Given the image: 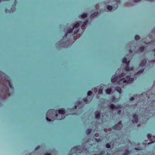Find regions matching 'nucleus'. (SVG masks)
I'll use <instances>...</instances> for the list:
<instances>
[{"instance_id": "f257e3e1", "label": "nucleus", "mask_w": 155, "mask_h": 155, "mask_svg": "<svg viewBox=\"0 0 155 155\" xmlns=\"http://www.w3.org/2000/svg\"><path fill=\"white\" fill-rule=\"evenodd\" d=\"M54 109H51L48 110L46 114V118L47 121H51V119H48V117L51 118L52 116L54 114Z\"/></svg>"}, {"instance_id": "f03ea898", "label": "nucleus", "mask_w": 155, "mask_h": 155, "mask_svg": "<svg viewBox=\"0 0 155 155\" xmlns=\"http://www.w3.org/2000/svg\"><path fill=\"white\" fill-rule=\"evenodd\" d=\"M122 127V124L120 123H118L114 126L113 127V129L117 130H121Z\"/></svg>"}, {"instance_id": "7ed1b4c3", "label": "nucleus", "mask_w": 155, "mask_h": 155, "mask_svg": "<svg viewBox=\"0 0 155 155\" xmlns=\"http://www.w3.org/2000/svg\"><path fill=\"white\" fill-rule=\"evenodd\" d=\"M133 117L134 120V121L132 120L133 123L137 124L138 121V115L136 114H134L133 116Z\"/></svg>"}, {"instance_id": "20e7f679", "label": "nucleus", "mask_w": 155, "mask_h": 155, "mask_svg": "<svg viewBox=\"0 0 155 155\" xmlns=\"http://www.w3.org/2000/svg\"><path fill=\"white\" fill-rule=\"evenodd\" d=\"M125 70L126 71H133L134 68L133 67H131V68H130L129 67V65H126V66L125 67Z\"/></svg>"}, {"instance_id": "39448f33", "label": "nucleus", "mask_w": 155, "mask_h": 155, "mask_svg": "<svg viewBox=\"0 0 155 155\" xmlns=\"http://www.w3.org/2000/svg\"><path fill=\"white\" fill-rule=\"evenodd\" d=\"M147 61V59H146L142 60L140 64V66L142 67L146 65Z\"/></svg>"}, {"instance_id": "423d86ee", "label": "nucleus", "mask_w": 155, "mask_h": 155, "mask_svg": "<svg viewBox=\"0 0 155 155\" xmlns=\"http://www.w3.org/2000/svg\"><path fill=\"white\" fill-rule=\"evenodd\" d=\"M110 108H111L112 109L118 108L120 109L121 108L120 105H119L118 106L116 107L115 106H114V105L112 104H111L110 105Z\"/></svg>"}, {"instance_id": "0eeeda50", "label": "nucleus", "mask_w": 155, "mask_h": 155, "mask_svg": "<svg viewBox=\"0 0 155 155\" xmlns=\"http://www.w3.org/2000/svg\"><path fill=\"white\" fill-rule=\"evenodd\" d=\"M5 89L4 87H2L1 88L0 91V94L2 96H4L5 94Z\"/></svg>"}, {"instance_id": "6e6552de", "label": "nucleus", "mask_w": 155, "mask_h": 155, "mask_svg": "<svg viewBox=\"0 0 155 155\" xmlns=\"http://www.w3.org/2000/svg\"><path fill=\"white\" fill-rule=\"evenodd\" d=\"M122 62L127 65H129L130 62V61H127V59L126 58H124L123 59Z\"/></svg>"}, {"instance_id": "1a4fd4ad", "label": "nucleus", "mask_w": 155, "mask_h": 155, "mask_svg": "<svg viewBox=\"0 0 155 155\" xmlns=\"http://www.w3.org/2000/svg\"><path fill=\"white\" fill-rule=\"evenodd\" d=\"M99 13L97 12H95L91 14L90 16V18H93L96 16Z\"/></svg>"}, {"instance_id": "9d476101", "label": "nucleus", "mask_w": 155, "mask_h": 155, "mask_svg": "<svg viewBox=\"0 0 155 155\" xmlns=\"http://www.w3.org/2000/svg\"><path fill=\"white\" fill-rule=\"evenodd\" d=\"M115 90L118 91L119 93H121L122 92V90L121 88L119 86L116 87H115Z\"/></svg>"}, {"instance_id": "9b49d317", "label": "nucleus", "mask_w": 155, "mask_h": 155, "mask_svg": "<svg viewBox=\"0 0 155 155\" xmlns=\"http://www.w3.org/2000/svg\"><path fill=\"white\" fill-rule=\"evenodd\" d=\"M74 29V28H70L68 31H67V33L65 34V37H66L67 36V34H68V33H71V32L72 31H73V29Z\"/></svg>"}, {"instance_id": "f8f14e48", "label": "nucleus", "mask_w": 155, "mask_h": 155, "mask_svg": "<svg viewBox=\"0 0 155 155\" xmlns=\"http://www.w3.org/2000/svg\"><path fill=\"white\" fill-rule=\"evenodd\" d=\"M125 79V78H124L122 79H121L120 81H118L117 82V83L118 84H120V82L121 81H122L123 80V83H127V80H124Z\"/></svg>"}, {"instance_id": "ddd939ff", "label": "nucleus", "mask_w": 155, "mask_h": 155, "mask_svg": "<svg viewBox=\"0 0 155 155\" xmlns=\"http://www.w3.org/2000/svg\"><path fill=\"white\" fill-rule=\"evenodd\" d=\"M58 112L60 114H65V109L63 108L62 109H60L58 110Z\"/></svg>"}, {"instance_id": "4468645a", "label": "nucleus", "mask_w": 155, "mask_h": 155, "mask_svg": "<svg viewBox=\"0 0 155 155\" xmlns=\"http://www.w3.org/2000/svg\"><path fill=\"white\" fill-rule=\"evenodd\" d=\"M118 80V78L117 77H114L111 79V81L112 83L116 82Z\"/></svg>"}, {"instance_id": "2eb2a0df", "label": "nucleus", "mask_w": 155, "mask_h": 155, "mask_svg": "<svg viewBox=\"0 0 155 155\" xmlns=\"http://www.w3.org/2000/svg\"><path fill=\"white\" fill-rule=\"evenodd\" d=\"M134 81V79L132 78H129V80L127 81V84H131L133 81Z\"/></svg>"}, {"instance_id": "dca6fc26", "label": "nucleus", "mask_w": 155, "mask_h": 155, "mask_svg": "<svg viewBox=\"0 0 155 155\" xmlns=\"http://www.w3.org/2000/svg\"><path fill=\"white\" fill-rule=\"evenodd\" d=\"M92 130L91 128L87 129L86 131V133L87 135H89L91 132Z\"/></svg>"}, {"instance_id": "f3484780", "label": "nucleus", "mask_w": 155, "mask_h": 155, "mask_svg": "<svg viewBox=\"0 0 155 155\" xmlns=\"http://www.w3.org/2000/svg\"><path fill=\"white\" fill-rule=\"evenodd\" d=\"M106 91L107 93L108 94H110L112 91V89L111 88H108L106 90Z\"/></svg>"}, {"instance_id": "a211bd4d", "label": "nucleus", "mask_w": 155, "mask_h": 155, "mask_svg": "<svg viewBox=\"0 0 155 155\" xmlns=\"http://www.w3.org/2000/svg\"><path fill=\"white\" fill-rule=\"evenodd\" d=\"M88 21L87 19L83 23V25H82V27H85L88 23Z\"/></svg>"}, {"instance_id": "6ab92c4d", "label": "nucleus", "mask_w": 155, "mask_h": 155, "mask_svg": "<svg viewBox=\"0 0 155 155\" xmlns=\"http://www.w3.org/2000/svg\"><path fill=\"white\" fill-rule=\"evenodd\" d=\"M139 50L141 52H143L145 50V47L144 46H141L139 48Z\"/></svg>"}, {"instance_id": "aec40b11", "label": "nucleus", "mask_w": 155, "mask_h": 155, "mask_svg": "<svg viewBox=\"0 0 155 155\" xmlns=\"http://www.w3.org/2000/svg\"><path fill=\"white\" fill-rule=\"evenodd\" d=\"M140 38V37L138 35H136L135 36V39L136 41L139 40Z\"/></svg>"}, {"instance_id": "412c9836", "label": "nucleus", "mask_w": 155, "mask_h": 155, "mask_svg": "<svg viewBox=\"0 0 155 155\" xmlns=\"http://www.w3.org/2000/svg\"><path fill=\"white\" fill-rule=\"evenodd\" d=\"M125 76V74L123 73H122L120 74L118 77L120 78H123Z\"/></svg>"}, {"instance_id": "4be33fe9", "label": "nucleus", "mask_w": 155, "mask_h": 155, "mask_svg": "<svg viewBox=\"0 0 155 155\" xmlns=\"http://www.w3.org/2000/svg\"><path fill=\"white\" fill-rule=\"evenodd\" d=\"M79 23H76L75 24V25H74V26L73 28H75L77 29L79 27Z\"/></svg>"}, {"instance_id": "5701e85b", "label": "nucleus", "mask_w": 155, "mask_h": 155, "mask_svg": "<svg viewBox=\"0 0 155 155\" xmlns=\"http://www.w3.org/2000/svg\"><path fill=\"white\" fill-rule=\"evenodd\" d=\"M100 113H98L95 115V118L97 119H99L100 117Z\"/></svg>"}, {"instance_id": "b1692460", "label": "nucleus", "mask_w": 155, "mask_h": 155, "mask_svg": "<svg viewBox=\"0 0 155 155\" xmlns=\"http://www.w3.org/2000/svg\"><path fill=\"white\" fill-rule=\"evenodd\" d=\"M107 9L109 10H111L112 9V7L111 5H108L107 6Z\"/></svg>"}, {"instance_id": "393cba45", "label": "nucleus", "mask_w": 155, "mask_h": 155, "mask_svg": "<svg viewBox=\"0 0 155 155\" xmlns=\"http://www.w3.org/2000/svg\"><path fill=\"white\" fill-rule=\"evenodd\" d=\"M87 14L84 13L81 15V17L83 18H85L87 17Z\"/></svg>"}, {"instance_id": "a878e982", "label": "nucleus", "mask_w": 155, "mask_h": 155, "mask_svg": "<svg viewBox=\"0 0 155 155\" xmlns=\"http://www.w3.org/2000/svg\"><path fill=\"white\" fill-rule=\"evenodd\" d=\"M8 84H9V87L11 88H12V89H13V87H12V85L11 83V82H10V80H8Z\"/></svg>"}, {"instance_id": "bb28decb", "label": "nucleus", "mask_w": 155, "mask_h": 155, "mask_svg": "<svg viewBox=\"0 0 155 155\" xmlns=\"http://www.w3.org/2000/svg\"><path fill=\"white\" fill-rule=\"evenodd\" d=\"M79 29L78 28H77L75 29L74 31V35H76L79 31Z\"/></svg>"}, {"instance_id": "cd10ccee", "label": "nucleus", "mask_w": 155, "mask_h": 155, "mask_svg": "<svg viewBox=\"0 0 155 155\" xmlns=\"http://www.w3.org/2000/svg\"><path fill=\"white\" fill-rule=\"evenodd\" d=\"M144 69L143 70H141L140 71H139L137 73V74H140L141 73H142L143 72Z\"/></svg>"}, {"instance_id": "c85d7f7f", "label": "nucleus", "mask_w": 155, "mask_h": 155, "mask_svg": "<svg viewBox=\"0 0 155 155\" xmlns=\"http://www.w3.org/2000/svg\"><path fill=\"white\" fill-rule=\"evenodd\" d=\"M129 151L126 150L125 152L123 153V155H127L129 154Z\"/></svg>"}, {"instance_id": "c756f323", "label": "nucleus", "mask_w": 155, "mask_h": 155, "mask_svg": "<svg viewBox=\"0 0 155 155\" xmlns=\"http://www.w3.org/2000/svg\"><path fill=\"white\" fill-rule=\"evenodd\" d=\"M92 94V92L91 91H89L87 93V95L88 96H90Z\"/></svg>"}, {"instance_id": "7c9ffc66", "label": "nucleus", "mask_w": 155, "mask_h": 155, "mask_svg": "<svg viewBox=\"0 0 155 155\" xmlns=\"http://www.w3.org/2000/svg\"><path fill=\"white\" fill-rule=\"evenodd\" d=\"M106 147L108 148H109L110 147V145L109 143H107L106 145Z\"/></svg>"}, {"instance_id": "2f4dec72", "label": "nucleus", "mask_w": 155, "mask_h": 155, "mask_svg": "<svg viewBox=\"0 0 155 155\" xmlns=\"http://www.w3.org/2000/svg\"><path fill=\"white\" fill-rule=\"evenodd\" d=\"M147 137L148 138H150L152 137V135L150 134H147Z\"/></svg>"}, {"instance_id": "473e14b6", "label": "nucleus", "mask_w": 155, "mask_h": 155, "mask_svg": "<svg viewBox=\"0 0 155 155\" xmlns=\"http://www.w3.org/2000/svg\"><path fill=\"white\" fill-rule=\"evenodd\" d=\"M83 101L85 102H87V98H84L83 99Z\"/></svg>"}, {"instance_id": "72a5a7b5", "label": "nucleus", "mask_w": 155, "mask_h": 155, "mask_svg": "<svg viewBox=\"0 0 155 155\" xmlns=\"http://www.w3.org/2000/svg\"><path fill=\"white\" fill-rule=\"evenodd\" d=\"M141 0H134V1L135 2H140Z\"/></svg>"}, {"instance_id": "f704fd0d", "label": "nucleus", "mask_w": 155, "mask_h": 155, "mask_svg": "<svg viewBox=\"0 0 155 155\" xmlns=\"http://www.w3.org/2000/svg\"><path fill=\"white\" fill-rule=\"evenodd\" d=\"M134 99V97H132L130 98V100L131 101H133Z\"/></svg>"}, {"instance_id": "c9c22d12", "label": "nucleus", "mask_w": 155, "mask_h": 155, "mask_svg": "<svg viewBox=\"0 0 155 155\" xmlns=\"http://www.w3.org/2000/svg\"><path fill=\"white\" fill-rule=\"evenodd\" d=\"M121 111L120 110H119L117 111V113L119 114H120L121 113Z\"/></svg>"}, {"instance_id": "e433bc0d", "label": "nucleus", "mask_w": 155, "mask_h": 155, "mask_svg": "<svg viewBox=\"0 0 155 155\" xmlns=\"http://www.w3.org/2000/svg\"><path fill=\"white\" fill-rule=\"evenodd\" d=\"M45 155H51V154L50 153H47L45 154Z\"/></svg>"}, {"instance_id": "4c0bfd02", "label": "nucleus", "mask_w": 155, "mask_h": 155, "mask_svg": "<svg viewBox=\"0 0 155 155\" xmlns=\"http://www.w3.org/2000/svg\"><path fill=\"white\" fill-rule=\"evenodd\" d=\"M102 89H99V93H102Z\"/></svg>"}, {"instance_id": "58836bf2", "label": "nucleus", "mask_w": 155, "mask_h": 155, "mask_svg": "<svg viewBox=\"0 0 155 155\" xmlns=\"http://www.w3.org/2000/svg\"><path fill=\"white\" fill-rule=\"evenodd\" d=\"M130 76H129V75H127L126 76V78L127 79H129V78H130Z\"/></svg>"}, {"instance_id": "ea45409f", "label": "nucleus", "mask_w": 155, "mask_h": 155, "mask_svg": "<svg viewBox=\"0 0 155 155\" xmlns=\"http://www.w3.org/2000/svg\"><path fill=\"white\" fill-rule=\"evenodd\" d=\"M153 143V141H152V142H149V143H148V144H151V143Z\"/></svg>"}, {"instance_id": "a19ab883", "label": "nucleus", "mask_w": 155, "mask_h": 155, "mask_svg": "<svg viewBox=\"0 0 155 155\" xmlns=\"http://www.w3.org/2000/svg\"><path fill=\"white\" fill-rule=\"evenodd\" d=\"M153 52L154 53H155V49H154L153 50Z\"/></svg>"}, {"instance_id": "79ce46f5", "label": "nucleus", "mask_w": 155, "mask_h": 155, "mask_svg": "<svg viewBox=\"0 0 155 155\" xmlns=\"http://www.w3.org/2000/svg\"><path fill=\"white\" fill-rule=\"evenodd\" d=\"M75 148H75V147H73V148H71V150H74Z\"/></svg>"}, {"instance_id": "37998d69", "label": "nucleus", "mask_w": 155, "mask_h": 155, "mask_svg": "<svg viewBox=\"0 0 155 155\" xmlns=\"http://www.w3.org/2000/svg\"><path fill=\"white\" fill-rule=\"evenodd\" d=\"M75 108L76 109L77 108V106L76 105H75Z\"/></svg>"}, {"instance_id": "c03bdc74", "label": "nucleus", "mask_w": 155, "mask_h": 155, "mask_svg": "<svg viewBox=\"0 0 155 155\" xmlns=\"http://www.w3.org/2000/svg\"><path fill=\"white\" fill-rule=\"evenodd\" d=\"M3 97H1V99H3Z\"/></svg>"}, {"instance_id": "a18cd8bd", "label": "nucleus", "mask_w": 155, "mask_h": 155, "mask_svg": "<svg viewBox=\"0 0 155 155\" xmlns=\"http://www.w3.org/2000/svg\"><path fill=\"white\" fill-rule=\"evenodd\" d=\"M130 52H131V51H131V49H130Z\"/></svg>"}, {"instance_id": "49530a36", "label": "nucleus", "mask_w": 155, "mask_h": 155, "mask_svg": "<svg viewBox=\"0 0 155 155\" xmlns=\"http://www.w3.org/2000/svg\"><path fill=\"white\" fill-rule=\"evenodd\" d=\"M58 115L57 114H55V116H57Z\"/></svg>"}, {"instance_id": "de8ad7c7", "label": "nucleus", "mask_w": 155, "mask_h": 155, "mask_svg": "<svg viewBox=\"0 0 155 155\" xmlns=\"http://www.w3.org/2000/svg\"><path fill=\"white\" fill-rule=\"evenodd\" d=\"M135 149H136V150H137V148H135Z\"/></svg>"}, {"instance_id": "09e8293b", "label": "nucleus", "mask_w": 155, "mask_h": 155, "mask_svg": "<svg viewBox=\"0 0 155 155\" xmlns=\"http://www.w3.org/2000/svg\"><path fill=\"white\" fill-rule=\"evenodd\" d=\"M10 94H8V96H10Z\"/></svg>"}, {"instance_id": "8fccbe9b", "label": "nucleus", "mask_w": 155, "mask_h": 155, "mask_svg": "<svg viewBox=\"0 0 155 155\" xmlns=\"http://www.w3.org/2000/svg\"><path fill=\"white\" fill-rule=\"evenodd\" d=\"M117 7H118V5H117Z\"/></svg>"}, {"instance_id": "3c124183", "label": "nucleus", "mask_w": 155, "mask_h": 155, "mask_svg": "<svg viewBox=\"0 0 155 155\" xmlns=\"http://www.w3.org/2000/svg\"><path fill=\"white\" fill-rule=\"evenodd\" d=\"M1 0H0V2H1Z\"/></svg>"}]
</instances>
